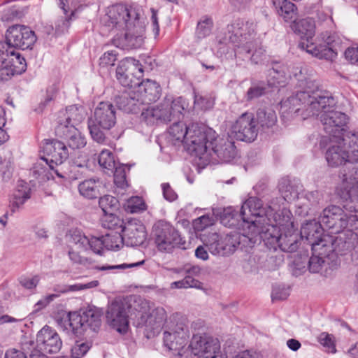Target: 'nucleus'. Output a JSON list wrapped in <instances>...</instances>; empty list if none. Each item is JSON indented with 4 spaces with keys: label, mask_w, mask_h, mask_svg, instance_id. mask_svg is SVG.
I'll return each mask as SVG.
<instances>
[{
    "label": "nucleus",
    "mask_w": 358,
    "mask_h": 358,
    "mask_svg": "<svg viewBox=\"0 0 358 358\" xmlns=\"http://www.w3.org/2000/svg\"><path fill=\"white\" fill-rule=\"evenodd\" d=\"M321 38L324 45H316L314 43L300 42L299 47L318 59L333 61L336 59L340 48L341 38L336 33L327 31L322 33Z\"/></svg>",
    "instance_id": "13"
},
{
    "label": "nucleus",
    "mask_w": 358,
    "mask_h": 358,
    "mask_svg": "<svg viewBox=\"0 0 358 358\" xmlns=\"http://www.w3.org/2000/svg\"><path fill=\"white\" fill-rule=\"evenodd\" d=\"M155 244L160 252H171L173 248L185 243L178 231L168 222L159 220L152 227Z\"/></svg>",
    "instance_id": "12"
},
{
    "label": "nucleus",
    "mask_w": 358,
    "mask_h": 358,
    "mask_svg": "<svg viewBox=\"0 0 358 358\" xmlns=\"http://www.w3.org/2000/svg\"><path fill=\"white\" fill-rule=\"evenodd\" d=\"M342 143L348 148L350 162H358V132H346L342 136Z\"/></svg>",
    "instance_id": "41"
},
{
    "label": "nucleus",
    "mask_w": 358,
    "mask_h": 358,
    "mask_svg": "<svg viewBox=\"0 0 358 358\" xmlns=\"http://www.w3.org/2000/svg\"><path fill=\"white\" fill-rule=\"evenodd\" d=\"M104 248L107 250H119L125 243L122 233L120 231L111 232L102 236Z\"/></svg>",
    "instance_id": "47"
},
{
    "label": "nucleus",
    "mask_w": 358,
    "mask_h": 358,
    "mask_svg": "<svg viewBox=\"0 0 358 358\" xmlns=\"http://www.w3.org/2000/svg\"><path fill=\"white\" fill-rule=\"evenodd\" d=\"M103 20L108 27L124 29L133 21H139L140 17L135 9L128 8L122 4H117L108 8Z\"/></svg>",
    "instance_id": "16"
},
{
    "label": "nucleus",
    "mask_w": 358,
    "mask_h": 358,
    "mask_svg": "<svg viewBox=\"0 0 358 358\" xmlns=\"http://www.w3.org/2000/svg\"><path fill=\"white\" fill-rule=\"evenodd\" d=\"M171 287L177 289L187 287L201 289L202 283L195 278H191L189 276H185V278L181 280L173 282L171 284Z\"/></svg>",
    "instance_id": "54"
},
{
    "label": "nucleus",
    "mask_w": 358,
    "mask_h": 358,
    "mask_svg": "<svg viewBox=\"0 0 358 358\" xmlns=\"http://www.w3.org/2000/svg\"><path fill=\"white\" fill-rule=\"evenodd\" d=\"M85 116V109L81 106H69L64 110H61L58 113L57 125L62 124L65 126L73 125L75 127L80 123Z\"/></svg>",
    "instance_id": "30"
},
{
    "label": "nucleus",
    "mask_w": 358,
    "mask_h": 358,
    "mask_svg": "<svg viewBox=\"0 0 358 358\" xmlns=\"http://www.w3.org/2000/svg\"><path fill=\"white\" fill-rule=\"evenodd\" d=\"M101 182L99 179L90 178L80 182L78 186L80 194L87 199H96L100 195Z\"/></svg>",
    "instance_id": "37"
},
{
    "label": "nucleus",
    "mask_w": 358,
    "mask_h": 358,
    "mask_svg": "<svg viewBox=\"0 0 358 358\" xmlns=\"http://www.w3.org/2000/svg\"><path fill=\"white\" fill-rule=\"evenodd\" d=\"M186 108L187 104L182 97L173 100L166 98L156 106L143 108L141 117L148 124L167 123L173 120H180Z\"/></svg>",
    "instance_id": "6"
},
{
    "label": "nucleus",
    "mask_w": 358,
    "mask_h": 358,
    "mask_svg": "<svg viewBox=\"0 0 358 358\" xmlns=\"http://www.w3.org/2000/svg\"><path fill=\"white\" fill-rule=\"evenodd\" d=\"M99 205L105 215L113 213V211L117 208L118 201L113 196L105 195L100 197Z\"/></svg>",
    "instance_id": "52"
},
{
    "label": "nucleus",
    "mask_w": 358,
    "mask_h": 358,
    "mask_svg": "<svg viewBox=\"0 0 358 358\" xmlns=\"http://www.w3.org/2000/svg\"><path fill=\"white\" fill-rule=\"evenodd\" d=\"M333 238L324 236L317 242L313 243V250H322L320 255H329L334 252L336 255H345L350 252L357 243V234L350 229L341 230Z\"/></svg>",
    "instance_id": "9"
},
{
    "label": "nucleus",
    "mask_w": 358,
    "mask_h": 358,
    "mask_svg": "<svg viewBox=\"0 0 358 358\" xmlns=\"http://www.w3.org/2000/svg\"><path fill=\"white\" fill-rule=\"evenodd\" d=\"M55 134L57 136L64 138L68 146L73 150L81 149L87 144L85 136L73 125H57Z\"/></svg>",
    "instance_id": "28"
},
{
    "label": "nucleus",
    "mask_w": 358,
    "mask_h": 358,
    "mask_svg": "<svg viewBox=\"0 0 358 358\" xmlns=\"http://www.w3.org/2000/svg\"><path fill=\"white\" fill-rule=\"evenodd\" d=\"M129 308L130 305L122 299L115 300L108 306L106 314L107 322L112 328L121 334L128 330Z\"/></svg>",
    "instance_id": "18"
},
{
    "label": "nucleus",
    "mask_w": 358,
    "mask_h": 358,
    "mask_svg": "<svg viewBox=\"0 0 358 358\" xmlns=\"http://www.w3.org/2000/svg\"><path fill=\"white\" fill-rule=\"evenodd\" d=\"M141 309L138 311L137 327H145L148 329L155 330L160 328L166 320V313L162 307L150 310L149 303L141 300Z\"/></svg>",
    "instance_id": "20"
},
{
    "label": "nucleus",
    "mask_w": 358,
    "mask_h": 358,
    "mask_svg": "<svg viewBox=\"0 0 358 358\" xmlns=\"http://www.w3.org/2000/svg\"><path fill=\"white\" fill-rule=\"evenodd\" d=\"M86 166V164H77V162H74L70 166L68 171L61 172L59 169H56L55 170V173L59 178H64L69 181H73L82 178L83 172L80 171V169L85 168Z\"/></svg>",
    "instance_id": "48"
},
{
    "label": "nucleus",
    "mask_w": 358,
    "mask_h": 358,
    "mask_svg": "<svg viewBox=\"0 0 358 358\" xmlns=\"http://www.w3.org/2000/svg\"><path fill=\"white\" fill-rule=\"evenodd\" d=\"M102 226L108 229L120 231L124 227V221L116 216L113 213L105 214L101 220Z\"/></svg>",
    "instance_id": "49"
},
{
    "label": "nucleus",
    "mask_w": 358,
    "mask_h": 358,
    "mask_svg": "<svg viewBox=\"0 0 358 358\" xmlns=\"http://www.w3.org/2000/svg\"><path fill=\"white\" fill-rule=\"evenodd\" d=\"M116 123V110L110 102H100L95 108L94 115L88 120V129L94 141L106 143L105 130H109Z\"/></svg>",
    "instance_id": "8"
},
{
    "label": "nucleus",
    "mask_w": 358,
    "mask_h": 358,
    "mask_svg": "<svg viewBox=\"0 0 358 358\" xmlns=\"http://www.w3.org/2000/svg\"><path fill=\"white\" fill-rule=\"evenodd\" d=\"M214 102L207 96L195 95L194 106L196 109L206 110L213 108Z\"/></svg>",
    "instance_id": "59"
},
{
    "label": "nucleus",
    "mask_w": 358,
    "mask_h": 358,
    "mask_svg": "<svg viewBox=\"0 0 358 358\" xmlns=\"http://www.w3.org/2000/svg\"><path fill=\"white\" fill-rule=\"evenodd\" d=\"M256 25L251 22L238 19L228 24L223 35L217 39L220 45L231 43L234 57L239 60H250L253 64H261L266 59V50L256 38Z\"/></svg>",
    "instance_id": "1"
},
{
    "label": "nucleus",
    "mask_w": 358,
    "mask_h": 358,
    "mask_svg": "<svg viewBox=\"0 0 358 358\" xmlns=\"http://www.w3.org/2000/svg\"><path fill=\"white\" fill-rule=\"evenodd\" d=\"M334 104L331 93L322 90L315 81L306 80L304 90L280 102V113L283 117L289 118L301 115L303 120L314 116L321 107Z\"/></svg>",
    "instance_id": "2"
},
{
    "label": "nucleus",
    "mask_w": 358,
    "mask_h": 358,
    "mask_svg": "<svg viewBox=\"0 0 358 358\" xmlns=\"http://www.w3.org/2000/svg\"><path fill=\"white\" fill-rule=\"evenodd\" d=\"M173 124L170 127V135L178 141L184 142L187 151L195 155L196 153L205 152V147L201 145L203 141L205 125L194 122L187 126L180 120H173Z\"/></svg>",
    "instance_id": "7"
},
{
    "label": "nucleus",
    "mask_w": 358,
    "mask_h": 358,
    "mask_svg": "<svg viewBox=\"0 0 358 358\" xmlns=\"http://www.w3.org/2000/svg\"><path fill=\"white\" fill-rule=\"evenodd\" d=\"M259 234L265 244L274 250L279 248L282 251L293 252L299 248V234L292 221V213L286 208L281 210L278 222L268 223Z\"/></svg>",
    "instance_id": "3"
},
{
    "label": "nucleus",
    "mask_w": 358,
    "mask_h": 358,
    "mask_svg": "<svg viewBox=\"0 0 358 358\" xmlns=\"http://www.w3.org/2000/svg\"><path fill=\"white\" fill-rule=\"evenodd\" d=\"M341 183L336 191L345 202L344 208L350 212L358 213V164L348 173L344 169L341 173Z\"/></svg>",
    "instance_id": "11"
},
{
    "label": "nucleus",
    "mask_w": 358,
    "mask_h": 358,
    "mask_svg": "<svg viewBox=\"0 0 358 358\" xmlns=\"http://www.w3.org/2000/svg\"><path fill=\"white\" fill-rule=\"evenodd\" d=\"M278 188L282 201L290 202L296 199V213L300 216L305 217L310 214L312 209L317 207L320 200L321 195L318 191L299 194L285 179L280 181Z\"/></svg>",
    "instance_id": "10"
},
{
    "label": "nucleus",
    "mask_w": 358,
    "mask_h": 358,
    "mask_svg": "<svg viewBox=\"0 0 358 358\" xmlns=\"http://www.w3.org/2000/svg\"><path fill=\"white\" fill-rule=\"evenodd\" d=\"M294 29L301 36L302 39L306 40L301 42L313 43L311 41L315 36V24L311 18L301 19L295 22Z\"/></svg>",
    "instance_id": "38"
},
{
    "label": "nucleus",
    "mask_w": 358,
    "mask_h": 358,
    "mask_svg": "<svg viewBox=\"0 0 358 358\" xmlns=\"http://www.w3.org/2000/svg\"><path fill=\"white\" fill-rule=\"evenodd\" d=\"M116 76L119 83L129 90H136L138 87L139 81L129 77V75L124 72L122 67H118L116 71Z\"/></svg>",
    "instance_id": "50"
},
{
    "label": "nucleus",
    "mask_w": 358,
    "mask_h": 358,
    "mask_svg": "<svg viewBox=\"0 0 358 358\" xmlns=\"http://www.w3.org/2000/svg\"><path fill=\"white\" fill-rule=\"evenodd\" d=\"M257 122L263 130L272 128L277 122V115L272 108H259L257 111Z\"/></svg>",
    "instance_id": "43"
},
{
    "label": "nucleus",
    "mask_w": 358,
    "mask_h": 358,
    "mask_svg": "<svg viewBox=\"0 0 358 358\" xmlns=\"http://www.w3.org/2000/svg\"><path fill=\"white\" fill-rule=\"evenodd\" d=\"M343 217V209L338 206L331 205L323 210L319 217V222L322 227L331 229L332 233H337L346 224Z\"/></svg>",
    "instance_id": "25"
},
{
    "label": "nucleus",
    "mask_w": 358,
    "mask_h": 358,
    "mask_svg": "<svg viewBox=\"0 0 358 358\" xmlns=\"http://www.w3.org/2000/svg\"><path fill=\"white\" fill-rule=\"evenodd\" d=\"M282 199L276 197L271 200L266 208L262 207V201L257 197H250L241 206L239 216L246 223H251L259 228L267 227L268 223L278 222V213Z\"/></svg>",
    "instance_id": "4"
},
{
    "label": "nucleus",
    "mask_w": 358,
    "mask_h": 358,
    "mask_svg": "<svg viewBox=\"0 0 358 358\" xmlns=\"http://www.w3.org/2000/svg\"><path fill=\"white\" fill-rule=\"evenodd\" d=\"M334 104L329 106L321 107L317 114L323 124L324 130L327 134L334 137L343 136L345 132L344 127L346 126L348 117L346 114L333 109L336 105V101L334 97Z\"/></svg>",
    "instance_id": "15"
},
{
    "label": "nucleus",
    "mask_w": 358,
    "mask_h": 358,
    "mask_svg": "<svg viewBox=\"0 0 358 358\" xmlns=\"http://www.w3.org/2000/svg\"><path fill=\"white\" fill-rule=\"evenodd\" d=\"M92 345L90 342L76 341L71 348L73 358L83 357L90 349Z\"/></svg>",
    "instance_id": "55"
},
{
    "label": "nucleus",
    "mask_w": 358,
    "mask_h": 358,
    "mask_svg": "<svg viewBox=\"0 0 358 358\" xmlns=\"http://www.w3.org/2000/svg\"><path fill=\"white\" fill-rule=\"evenodd\" d=\"M37 348L49 354L57 353L62 347V341L52 327L44 326L36 335Z\"/></svg>",
    "instance_id": "24"
},
{
    "label": "nucleus",
    "mask_w": 358,
    "mask_h": 358,
    "mask_svg": "<svg viewBox=\"0 0 358 358\" xmlns=\"http://www.w3.org/2000/svg\"><path fill=\"white\" fill-rule=\"evenodd\" d=\"M203 134L204 139L201 145L205 147L206 150L202 153H196V157L206 160L216 157L225 163L231 162L237 157L238 150L231 136H218L213 129L206 126Z\"/></svg>",
    "instance_id": "5"
},
{
    "label": "nucleus",
    "mask_w": 358,
    "mask_h": 358,
    "mask_svg": "<svg viewBox=\"0 0 358 358\" xmlns=\"http://www.w3.org/2000/svg\"><path fill=\"white\" fill-rule=\"evenodd\" d=\"M69 243L71 247L81 250L91 249L94 253L101 255L104 248L103 237L92 236L89 238L79 231H73L71 234Z\"/></svg>",
    "instance_id": "27"
},
{
    "label": "nucleus",
    "mask_w": 358,
    "mask_h": 358,
    "mask_svg": "<svg viewBox=\"0 0 358 358\" xmlns=\"http://www.w3.org/2000/svg\"><path fill=\"white\" fill-rule=\"evenodd\" d=\"M83 319V311L81 313L69 312L64 321V329L66 331H71L76 335L82 334L85 331Z\"/></svg>",
    "instance_id": "40"
},
{
    "label": "nucleus",
    "mask_w": 358,
    "mask_h": 358,
    "mask_svg": "<svg viewBox=\"0 0 358 358\" xmlns=\"http://www.w3.org/2000/svg\"><path fill=\"white\" fill-rule=\"evenodd\" d=\"M334 336L326 332H322L318 337L320 343L323 345L329 352H336Z\"/></svg>",
    "instance_id": "56"
},
{
    "label": "nucleus",
    "mask_w": 358,
    "mask_h": 358,
    "mask_svg": "<svg viewBox=\"0 0 358 358\" xmlns=\"http://www.w3.org/2000/svg\"><path fill=\"white\" fill-rule=\"evenodd\" d=\"M69 257L73 264L83 265L86 267H90V265L92 264V262L90 259L81 257L79 252L75 251L73 248H71L69 251Z\"/></svg>",
    "instance_id": "60"
},
{
    "label": "nucleus",
    "mask_w": 358,
    "mask_h": 358,
    "mask_svg": "<svg viewBox=\"0 0 358 358\" xmlns=\"http://www.w3.org/2000/svg\"><path fill=\"white\" fill-rule=\"evenodd\" d=\"M42 151L43 155L41 157V159L45 162L50 169L54 171L55 166L61 165L69 156L66 145L57 140H45Z\"/></svg>",
    "instance_id": "21"
},
{
    "label": "nucleus",
    "mask_w": 358,
    "mask_h": 358,
    "mask_svg": "<svg viewBox=\"0 0 358 358\" xmlns=\"http://www.w3.org/2000/svg\"><path fill=\"white\" fill-rule=\"evenodd\" d=\"M222 240L224 248L227 249V250H224L225 256L232 254L240 246L241 248L245 247V244L250 241L248 236L236 231L227 234L222 238Z\"/></svg>",
    "instance_id": "36"
},
{
    "label": "nucleus",
    "mask_w": 358,
    "mask_h": 358,
    "mask_svg": "<svg viewBox=\"0 0 358 358\" xmlns=\"http://www.w3.org/2000/svg\"><path fill=\"white\" fill-rule=\"evenodd\" d=\"M0 60L2 63H7L15 74H21L26 71L27 63L25 59L19 52L11 48H0Z\"/></svg>",
    "instance_id": "31"
},
{
    "label": "nucleus",
    "mask_w": 358,
    "mask_h": 358,
    "mask_svg": "<svg viewBox=\"0 0 358 358\" xmlns=\"http://www.w3.org/2000/svg\"><path fill=\"white\" fill-rule=\"evenodd\" d=\"M317 251L319 255H313L308 262V268L311 273H319L325 266V261L320 257V252L324 251V248Z\"/></svg>",
    "instance_id": "57"
},
{
    "label": "nucleus",
    "mask_w": 358,
    "mask_h": 358,
    "mask_svg": "<svg viewBox=\"0 0 358 358\" xmlns=\"http://www.w3.org/2000/svg\"><path fill=\"white\" fill-rule=\"evenodd\" d=\"M103 311L95 306L89 307L83 310V320L84 321L85 331L88 329L93 332H98L101 326V316Z\"/></svg>",
    "instance_id": "34"
},
{
    "label": "nucleus",
    "mask_w": 358,
    "mask_h": 358,
    "mask_svg": "<svg viewBox=\"0 0 358 358\" xmlns=\"http://www.w3.org/2000/svg\"><path fill=\"white\" fill-rule=\"evenodd\" d=\"M121 231L125 244L129 246L141 245L147 236L145 226L137 220H131L125 223Z\"/></svg>",
    "instance_id": "26"
},
{
    "label": "nucleus",
    "mask_w": 358,
    "mask_h": 358,
    "mask_svg": "<svg viewBox=\"0 0 358 358\" xmlns=\"http://www.w3.org/2000/svg\"><path fill=\"white\" fill-rule=\"evenodd\" d=\"M325 158L329 166L337 167L346 162H350V155L347 149L342 143V140L337 144L331 145L325 152Z\"/></svg>",
    "instance_id": "32"
},
{
    "label": "nucleus",
    "mask_w": 358,
    "mask_h": 358,
    "mask_svg": "<svg viewBox=\"0 0 358 358\" xmlns=\"http://www.w3.org/2000/svg\"><path fill=\"white\" fill-rule=\"evenodd\" d=\"M117 107L126 113H137L141 105L134 90H125L115 96Z\"/></svg>",
    "instance_id": "33"
},
{
    "label": "nucleus",
    "mask_w": 358,
    "mask_h": 358,
    "mask_svg": "<svg viewBox=\"0 0 358 358\" xmlns=\"http://www.w3.org/2000/svg\"><path fill=\"white\" fill-rule=\"evenodd\" d=\"M6 48H16L22 50L31 49L36 41L34 31L28 27L15 24L10 27L6 34Z\"/></svg>",
    "instance_id": "19"
},
{
    "label": "nucleus",
    "mask_w": 358,
    "mask_h": 358,
    "mask_svg": "<svg viewBox=\"0 0 358 358\" xmlns=\"http://www.w3.org/2000/svg\"><path fill=\"white\" fill-rule=\"evenodd\" d=\"M189 338L187 326L178 324L174 329L164 332V344L169 350L177 351L180 357L184 356V347Z\"/></svg>",
    "instance_id": "22"
},
{
    "label": "nucleus",
    "mask_w": 358,
    "mask_h": 358,
    "mask_svg": "<svg viewBox=\"0 0 358 358\" xmlns=\"http://www.w3.org/2000/svg\"><path fill=\"white\" fill-rule=\"evenodd\" d=\"M188 349L199 358H228L221 350L220 341L206 334H194Z\"/></svg>",
    "instance_id": "14"
},
{
    "label": "nucleus",
    "mask_w": 358,
    "mask_h": 358,
    "mask_svg": "<svg viewBox=\"0 0 358 358\" xmlns=\"http://www.w3.org/2000/svg\"><path fill=\"white\" fill-rule=\"evenodd\" d=\"M200 238L211 254L225 256L224 250L227 249L224 248L222 238L218 234L215 232L202 234L200 235Z\"/></svg>",
    "instance_id": "35"
},
{
    "label": "nucleus",
    "mask_w": 358,
    "mask_h": 358,
    "mask_svg": "<svg viewBox=\"0 0 358 358\" xmlns=\"http://www.w3.org/2000/svg\"><path fill=\"white\" fill-rule=\"evenodd\" d=\"M34 344V343L33 341L23 343L22 345V349L23 351L15 348L9 349L6 352L4 358H27L25 352L29 350L28 345L33 346Z\"/></svg>",
    "instance_id": "58"
},
{
    "label": "nucleus",
    "mask_w": 358,
    "mask_h": 358,
    "mask_svg": "<svg viewBox=\"0 0 358 358\" xmlns=\"http://www.w3.org/2000/svg\"><path fill=\"white\" fill-rule=\"evenodd\" d=\"M322 226L320 224V222H316L313 220L302 225L300 234L301 238L305 237L311 242L313 245V243L317 242L320 239V237L322 235Z\"/></svg>",
    "instance_id": "42"
},
{
    "label": "nucleus",
    "mask_w": 358,
    "mask_h": 358,
    "mask_svg": "<svg viewBox=\"0 0 358 358\" xmlns=\"http://www.w3.org/2000/svg\"><path fill=\"white\" fill-rule=\"evenodd\" d=\"M134 90L141 105L156 101L161 94L160 85L157 82L149 79L140 82L138 87Z\"/></svg>",
    "instance_id": "29"
},
{
    "label": "nucleus",
    "mask_w": 358,
    "mask_h": 358,
    "mask_svg": "<svg viewBox=\"0 0 358 358\" xmlns=\"http://www.w3.org/2000/svg\"><path fill=\"white\" fill-rule=\"evenodd\" d=\"M31 197V189L27 184L20 185L14 194V200L10 205V211L15 213Z\"/></svg>",
    "instance_id": "44"
},
{
    "label": "nucleus",
    "mask_w": 358,
    "mask_h": 358,
    "mask_svg": "<svg viewBox=\"0 0 358 358\" xmlns=\"http://www.w3.org/2000/svg\"><path fill=\"white\" fill-rule=\"evenodd\" d=\"M129 169L124 164L117 166L114 168V183L121 189H124L128 186L126 178V170Z\"/></svg>",
    "instance_id": "53"
},
{
    "label": "nucleus",
    "mask_w": 358,
    "mask_h": 358,
    "mask_svg": "<svg viewBox=\"0 0 358 358\" xmlns=\"http://www.w3.org/2000/svg\"><path fill=\"white\" fill-rule=\"evenodd\" d=\"M124 29L122 35H116L113 43L122 49H136L142 46L144 42L145 23L143 21H133Z\"/></svg>",
    "instance_id": "17"
},
{
    "label": "nucleus",
    "mask_w": 358,
    "mask_h": 358,
    "mask_svg": "<svg viewBox=\"0 0 358 358\" xmlns=\"http://www.w3.org/2000/svg\"><path fill=\"white\" fill-rule=\"evenodd\" d=\"M346 224L343 225V230L350 229L353 231L354 229L358 228V215L350 214L347 215L344 213L343 217Z\"/></svg>",
    "instance_id": "64"
},
{
    "label": "nucleus",
    "mask_w": 358,
    "mask_h": 358,
    "mask_svg": "<svg viewBox=\"0 0 358 358\" xmlns=\"http://www.w3.org/2000/svg\"><path fill=\"white\" fill-rule=\"evenodd\" d=\"M213 219L208 215H203L194 221V227L196 231H203L206 227L213 225Z\"/></svg>",
    "instance_id": "62"
},
{
    "label": "nucleus",
    "mask_w": 358,
    "mask_h": 358,
    "mask_svg": "<svg viewBox=\"0 0 358 358\" xmlns=\"http://www.w3.org/2000/svg\"><path fill=\"white\" fill-rule=\"evenodd\" d=\"M98 162L103 169L111 171L114 170L116 166L113 153L108 150H103L99 154Z\"/></svg>",
    "instance_id": "51"
},
{
    "label": "nucleus",
    "mask_w": 358,
    "mask_h": 358,
    "mask_svg": "<svg viewBox=\"0 0 358 358\" xmlns=\"http://www.w3.org/2000/svg\"><path fill=\"white\" fill-rule=\"evenodd\" d=\"M213 27V20L212 17L204 15L198 21L196 30L195 38L199 41L208 36L212 33Z\"/></svg>",
    "instance_id": "45"
},
{
    "label": "nucleus",
    "mask_w": 358,
    "mask_h": 358,
    "mask_svg": "<svg viewBox=\"0 0 358 358\" xmlns=\"http://www.w3.org/2000/svg\"><path fill=\"white\" fill-rule=\"evenodd\" d=\"M231 134L239 141H255L258 134V128L252 114L244 113L239 117L232 126Z\"/></svg>",
    "instance_id": "23"
},
{
    "label": "nucleus",
    "mask_w": 358,
    "mask_h": 358,
    "mask_svg": "<svg viewBox=\"0 0 358 358\" xmlns=\"http://www.w3.org/2000/svg\"><path fill=\"white\" fill-rule=\"evenodd\" d=\"M117 59V55L115 51H108L105 52L99 59V65L105 67L113 66Z\"/></svg>",
    "instance_id": "63"
},
{
    "label": "nucleus",
    "mask_w": 358,
    "mask_h": 358,
    "mask_svg": "<svg viewBox=\"0 0 358 358\" xmlns=\"http://www.w3.org/2000/svg\"><path fill=\"white\" fill-rule=\"evenodd\" d=\"M266 87L264 85H254L250 87L247 92L245 98L247 101L257 99L264 94Z\"/></svg>",
    "instance_id": "61"
},
{
    "label": "nucleus",
    "mask_w": 358,
    "mask_h": 358,
    "mask_svg": "<svg viewBox=\"0 0 358 358\" xmlns=\"http://www.w3.org/2000/svg\"><path fill=\"white\" fill-rule=\"evenodd\" d=\"M268 84L271 86H283L286 82L285 68L275 65L268 71Z\"/></svg>",
    "instance_id": "46"
},
{
    "label": "nucleus",
    "mask_w": 358,
    "mask_h": 358,
    "mask_svg": "<svg viewBox=\"0 0 358 358\" xmlns=\"http://www.w3.org/2000/svg\"><path fill=\"white\" fill-rule=\"evenodd\" d=\"M273 5L276 13L285 21L295 22L296 8L294 3L287 0H273Z\"/></svg>",
    "instance_id": "39"
}]
</instances>
